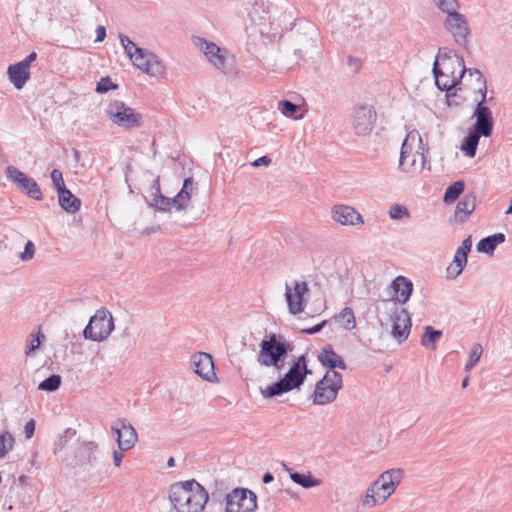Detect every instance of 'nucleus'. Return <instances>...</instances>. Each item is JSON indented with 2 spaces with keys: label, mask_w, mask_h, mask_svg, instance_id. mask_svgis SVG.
Listing matches in <instances>:
<instances>
[{
  "label": "nucleus",
  "mask_w": 512,
  "mask_h": 512,
  "mask_svg": "<svg viewBox=\"0 0 512 512\" xmlns=\"http://www.w3.org/2000/svg\"><path fill=\"white\" fill-rule=\"evenodd\" d=\"M383 503L380 493H377L371 485L366 489L365 494L361 498V504L363 507L373 508L376 505Z\"/></svg>",
  "instance_id": "37"
},
{
  "label": "nucleus",
  "mask_w": 512,
  "mask_h": 512,
  "mask_svg": "<svg viewBox=\"0 0 512 512\" xmlns=\"http://www.w3.org/2000/svg\"><path fill=\"white\" fill-rule=\"evenodd\" d=\"M469 77H474L477 83L475 93L480 94L481 98H474L476 107L473 113L475 124L473 130L483 134L484 137L492 135L494 119L491 109L486 105L487 83L483 74L478 69H470Z\"/></svg>",
  "instance_id": "3"
},
{
  "label": "nucleus",
  "mask_w": 512,
  "mask_h": 512,
  "mask_svg": "<svg viewBox=\"0 0 512 512\" xmlns=\"http://www.w3.org/2000/svg\"><path fill=\"white\" fill-rule=\"evenodd\" d=\"M376 112L371 106H360L355 109L352 127L359 136L369 135L376 121Z\"/></svg>",
  "instance_id": "15"
},
{
  "label": "nucleus",
  "mask_w": 512,
  "mask_h": 512,
  "mask_svg": "<svg viewBox=\"0 0 512 512\" xmlns=\"http://www.w3.org/2000/svg\"><path fill=\"white\" fill-rule=\"evenodd\" d=\"M117 84H114L109 76L101 78L99 82H97L96 92L97 93H106L111 89H116Z\"/></svg>",
  "instance_id": "50"
},
{
  "label": "nucleus",
  "mask_w": 512,
  "mask_h": 512,
  "mask_svg": "<svg viewBox=\"0 0 512 512\" xmlns=\"http://www.w3.org/2000/svg\"><path fill=\"white\" fill-rule=\"evenodd\" d=\"M415 150H426V147L423 144L420 133L417 130H412L406 135L402 143L399 167L405 165V160H408L410 156L415 153Z\"/></svg>",
  "instance_id": "22"
},
{
  "label": "nucleus",
  "mask_w": 512,
  "mask_h": 512,
  "mask_svg": "<svg viewBox=\"0 0 512 512\" xmlns=\"http://www.w3.org/2000/svg\"><path fill=\"white\" fill-rule=\"evenodd\" d=\"M106 113L110 120L120 127L133 128L141 125L142 115L122 101L110 102L106 108Z\"/></svg>",
  "instance_id": "8"
},
{
  "label": "nucleus",
  "mask_w": 512,
  "mask_h": 512,
  "mask_svg": "<svg viewBox=\"0 0 512 512\" xmlns=\"http://www.w3.org/2000/svg\"><path fill=\"white\" fill-rule=\"evenodd\" d=\"M111 430L116 434V441L121 451H127L137 442V433L126 419H117L112 423Z\"/></svg>",
  "instance_id": "16"
},
{
  "label": "nucleus",
  "mask_w": 512,
  "mask_h": 512,
  "mask_svg": "<svg viewBox=\"0 0 512 512\" xmlns=\"http://www.w3.org/2000/svg\"><path fill=\"white\" fill-rule=\"evenodd\" d=\"M441 336L442 332L440 330H435L431 326H426L421 338V345L434 350L436 348V343L439 341Z\"/></svg>",
  "instance_id": "34"
},
{
  "label": "nucleus",
  "mask_w": 512,
  "mask_h": 512,
  "mask_svg": "<svg viewBox=\"0 0 512 512\" xmlns=\"http://www.w3.org/2000/svg\"><path fill=\"white\" fill-rule=\"evenodd\" d=\"M193 190V179L191 177H188L184 180L182 189L179 192H182L183 194H190Z\"/></svg>",
  "instance_id": "57"
},
{
  "label": "nucleus",
  "mask_w": 512,
  "mask_h": 512,
  "mask_svg": "<svg viewBox=\"0 0 512 512\" xmlns=\"http://www.w3.org/2000/svg\"><path fill=\"white\" fill-rule=\"evenodd\" d=\"M123 454L119 451H113V462L116 467H119L122 463Z\"/></svg>",
  "instance_id": "61"
},
{
  "label": "nucleus",
  "mask_w": 512,
  "mask_h": 512,
  "mask_svg": "<svg viewBox=\"0 0 512 512\" xmlns=\"http://www.w3.org/2000/svg\"><path fill=\"white\" fill-rule=\"evenodd\" d=\"M190 199V194H183L182 192H178L176 195V201H174V208L177 211L183 210L188 206Z\"/></svg>",
  "instance_id": "52"
},
{
  "label": "nucleus",
  "mask_w": 512,
  "mask_h": 512,
  "mask_svg": "<svg viewBox=\"0 0 512 512\" xmlns=\"http://www.w3.org/2000/svg\"><path fill=\"white\" fill-rule=\"evenodd\" d=\"M456 57H460V56L457 55L455 51H453L452 49L447 48V47H441L438 50L435 61H437L439 63V60H441L443 62L442 63L443 66H446V65L453 66L454 64H456V62H455Z\"/></svg>",
  "instance_id": "38"
},
{
  "label": "nucleus",
  "mask_w": 512,
  "mask_h": 512,
  "mask_svg": "<svg viewBox=\"0 0 512 512\" xmlns=\"http://www.w3.org/2000/svg\"><path fill=\"white\" fill-rule=\"evenodd\" d=\"M287 471L290 474L291 480L303 488L309 489L312 487L319 486L321 483L320 480L314 478L310 472H308L307 474H303L294 471L293 469H287Z\"/></svg>",
  "instance_id": "32"
},
{
  "label": "nucleus",
  "mask_w": 512,
  "mask_h": 512,
  "mask_svg": "<svg viewBox=\"0 0 512 512\" xmlns=\"http://www.w3.org/2000/svg\"><path fill=\"white\" fill-rule=\"evenodd\" d=\"M506 236L503 233H495L493 235L482 238L476 245V249L480 253L493 255L496 247L505 242Z\"/></svg>",
  "instance_id": "28"
},
{
  "label": "nucleus",
  "mask_w": 512,
  "mask_h": 512,
  "mask_svg": "<svg viewBox=\"0 0 512 512\" xmlns=\"http://www.w3.org/2000/svg\"><path fill=\"white\" fill-rule=\"evenodd\" d=\"M481 136H483V134L477 133V131L472 130L466 137H464L460 148L465 153V155L471 158H473L476 155L477 147Z\"/></svg>",
  "instance_id": "33"
},
{
  "label": "nucleus",
  "mask_w": 512,
  "mask_h": 512,
  "mask_svg": "<svg viewBox=\"0 0 512 512\" xmlns=\"http://www.w3.org/2000/svg\"><path fill=\"white\" fill-rule=\"evenodd\" d=\"M50 177H51V180L53 182L55 189L57 190V193L66 188L65 182L63 179V174L60 170L53 169Z\"/></svg>",
  "instance_id": "48"
},
{
  "label": "nucleus",
  "mask_w": 512,
  "mask_h": 512,
  "mask_svg": "<svg viewBox=\"0 0 512 512\" xmlns=\"http://www.w3.org/2000/svg\"><path fill=\"white\" fill-rule=\"evenodd\" d=\"M76 436V430L73 428H67L63 434L59 437L56 447L62 450L67 445L68 441Z\"/></svg>",
  "instance_id": "49"
},
{
  "label": "nucleus",
  "mask_w": 512,
  "mask_h": 512,
  "mask_svg": "<svg viewBox=\"0 0 512 512\" xmlns=\"http://www.w3.org/2000/svg\"><path fill=\"white\" fill-rule=\"evenodd\" d=\"M131 61L138 69L150 76L159 77L165 73V66L159 57L143 48L142 53H136Z\"/></svg>",
  "instance_id": "13"
},
{
  "label": "nucleus",
  "mask_w": 512,
  "mask_h": 512,
  "mask_svg": "<svg viewBox=\"0 0 512 512\" xmlns=\"http://www.w3.org/2000/svg\"><path fill=\"white\" fill-rule=\"evenodd\" d=\"M332 219L343 226H357L364 223L362 215L352 206L334 205L331 211Z\"/></svg>",
  "instance_id": "18"
},
{
  "label": "nucleus",
  "mask_w": 512,
  "mask_h": 512,
  "mask_svg": "<svg viewBox=\"0 0 512 512\" xmlns=\"http://www.w3.org/2000/svg\"><path fill=\"white\" fill-rule=\"evenodd\" d=\"M8 77L10 82L15 86L17 89H21L24 87L26 82L30 78V71L28 68H26L23 64L20 62L11 64L8 67L7 70Z\"/></svg>",
  "instance_id": "27"
},
{
  "label": "nucleus",
  "mask_w": 512,
  "mask_h": 512,
  "mask_svg": "<svg viewBox=\"0 0 512 512\" xmlns=\"http://www.w3.org/2000/svg\"><path fill=\"white\" fill-rule=\"evenodd\" d=\"M278 109L286 117H293L295 119L302 118V116H295V113L299 110V106L289 100L280 101L278 103Z\"/></svg>",
  "instance_id": "43"
},
{
  "label": "nucleus",
  "mask_w": 512,
  "mask_h": 512,
  "mask_svg": "<svg viewBox=\"0 0 512 512\" xmlns=\"http://www.w3.org/2000/svg\"><path fill=\"white\" fill-rule=\"evenodd\" d=\"M393 325H392V335L399 342H402L407 339L410 328H411V319L408 311L406 309H401L397 311L393 317Z\"/></svg>",
  "instance_id": "23"
},
{
  "label": "nucleus",
  "mask_w": 512,
  "mask_h": 512,
  "mask_svg": "<svg viewBox=\"0 0 512 512\" xmlns=\"http://www.w3.org/2000/svg\"><path fill=\"white\" fill-rule=\"evenodd\" d=\"M476 206V197L474 194H466L463 198L457 203L455 209V220L459 223H464L471 213L474 211Z\"/></svg>",
  "instance_id": "26"
},
{
  "label": "nucleus",
  "mask_w": 512,
  "mask_h": 512,
  "mask_svg": "<svg viewBox=\"0 0 512 512\" xmlns=\"http://www.w3.org/2000/svg\"><path fill=\"white\" fill-rule=\"evenodd\" d=\"M483 353L482 346L479 343L473 344L469 352V359L465 365V371H470L478 363Z\"/></svg>",
  "instance_id": "41"
},
{
  "label": "nucleus",
  "mask_w": 512,
  "mask_h": 512,
  "mask_svg": "<svg viewBox=\"0 0 512 512\" xmlns=\"http://www.w3.org/2000/svg\"><path fill=\"white\" fill-rule=\"evenodd\" d=\"M455 62L459 67V73L456 75L454 71L451 74L444 72L440 67L437 61H434L433 64V75L435 78V84L441 91H446L447 101L450 103V99L452 96H456V93H452V90L456 88L460 83L466 73L469 74V69L465 67L463 57H456Z\"/></svg>",
  "instance_id": "7"
},
{
  "label": "nucleus",
  "mask_w": 512,
  "mask_h": 512,
  "mask_svg": "<svg viewBox=\"0 0 512 512\" xmlns=\"http://www.w3.org/2000/svg\"><path fill=\"white\" fill-rule=\"evenodd\" d=\"M301 366H304V355H301L277 382L261 390L265 398H273L293 389H298L304 383V376L300 374Z\"/></svg>",
  "instance_id": "4"
},
{
  "label": "nucleus",
  "mask_w": 512,
  "mask_h": 512,
  "mask_svg": "<svg viewBox=\"0 0 512 512\" xmlns=\"http://www.w3.org/2000/svg\"><path fill=\"white\" fill-rule=\"evenodd\" d=\"M294 350V344L284 335L270 333L260 343L257 362L263 367H274L281 370L285 359Z\"/></svg>",
  "instance_id": "2"
},
{
  "label": "nucleus",
  "mask_w": 512,
  "mask_h": 512,
  "mask_svg": "<svg viewBox=\"0 0 512 512\" xmlns=\"http://www.w3.org/2000/svg\"><path fill=\"white\" fill-rule=\"evenodd\" d=\"M106 37V29L104 26H98L96 28V39L95 41L96 42H101L105 39Z\"/></svg>",
  "instance_id": "60"
},
{
  "label": "nucleus",
  "mask_w": 512,
  "mask_h": 512,
  "mask_svg": "<svg viewBox=\"0 0 512 512\" xmlns=\"http://www.w3.org/2000/svg\"><path fill=\"white\" fill-rule=\"evenodd\" d=\"M444 26L457 45L467 48L470 29L467 19L463 14L459 12L448 13Z\"/></svg>",
  "instance_id": "12"
},
{
  "label": "nucleus",
  "mask_w": 512,
  "mask_h": 512,
  "mask_svg": "<svg viewBox=\"0 0 512 512\" xmlns=\"http://www.w3.org/2000/svg\"><path fill=\"white\" fill-rule=\"evenodd\" d=\"M61 385V376L57 374H52L49 377H47L45 380H43L38 388L42 391L47 392H54L56 391Z\"/></svg>",
  "instance_id": "40"
},
{
  "label": "nucleus",
  "mask_w": 512,
  "mask_h": 512,
  "mask_svg": "<svg viewBox=\"0 0 512 512\" xmlns=\"http://www.w3.org/2000/svg\"><path fill=\"white\" fill-rule=\"evenodd\" d=\"M40 338H44V335L41 333V329L39 328L37 336H34L33 334L29 336L28 344L25 351L26 355H30L39 347L41 343Z\"/></svg>",
  "instance_id": "47"
},
{
  "label": "nucleus",
  "mask_w": 512,
  "mask_h": 512,
  "mask_svg": "<svg viewBox=\"0 0 512 512\" xmlns=\"http://www.w3.org/2000/svg\"><path fill=\"white\" fill-rule=\"evenodd\" d=\"M34 254H35L34 243L31 240H29V241L26 242L25 247H24V251L20 254V258L23 261H28V260H31L34 257Z\"/></svg>",
  "instance_id": "53"
},
{
  "label": "nucleus",
  "mask_w": 512,
  "mask_h": 512,
  "mask_svg": "<svg viewBox=\"0 0 512 512\" xmlns=\"http://www.w3.org/2000/svg\"><path fill=\"white\" fill-rule=\"evenodd\" d=\"M294 16H295V11L293 9H287L282 14L283 21L293 19Z\"/></svg>",
  "instance_id": "62"
},
{
  "label": "nucleus",
  "mask_w": 512,
  "mask_h": 512,
  "mask_svg": "<svg viewBox=\"0 0 512 512\" xmlns=\"http://www.w3.org/2000/svg\"><path fill=\"white\" fill-rule=\"evenodd\" d=\"M317 359L323 367L329 369L328 371H335V368H339L341 370L347 369L345 361L334 351L331 344H327L322 347Z\"/></svg>",
  "instance_id": "24"
},
{
  "label": "nucleus",
  "mask_w": 512,
  "mask_h": 512,
  "mask_svg": "<svg viewBox=\"0 0 512 512\" xmlns=\"http://www.w3.org/2000/svg\"><path fill=\"white\" fill-rule=\"evenodd\" d=\"M426 150H415L408 160H405V165L403 167H399L404 172H411L413 170L419 169L422 170L426 164Z\"/></svg>",
  "instance_id": "31"
},
{
  "label": "nucleus",
  "mask_w": 512,
  "mask_h": 512,
  "mask_svg": "<svg viewBox=\"0 0 512 512\" xmlns=\"http://www.w3.org/2000/svg\"><path fill=\"white\" fill-rule=\"evenodd\" d=\"M194 372L203 379L211 382L216 378L212 356L205 352H198L192 357Z\"/></svg>",
  "instance_id": "20"
},
{
  "label": "nucleus",
  "mask_w": 512,
  "mask_h": 512,
  "mask_svg": "<svg viewBox=\"0 0 512 512\" xmlns=\"http://www.w3.org/2000/svg\"><path fill=\"white\" fill-rule=\"evenodd\" d=\"M391 288L396 295V300L405 304L413 292V283L404 276H397L392 281Z\"/></svg>",
  "instance_id": "25"
},
{
  "label": "nucleus",
  "mask_w": 512,
  "mask_h": 512,
  "mask_svg": "<svg viewBox=\"0 0 512 512\" xmlns=\"http://www.w3.org/2000/svg\"><path fill=\"white\" fill-rule=\"evenodd\" d=\"M98 445L93 441L84 442L79 451V463L82 467H91L96 461Z\"/></svg>",
  "instance_id": "30"
},
{
  "label": "nucleus",
  "mask_w": 512,
  "mask_h": 512,
  "mask_svg": "<svg viewBox=\"0 0 512 512\" xmlns=\"http://www.w3.org/2000/svg\"><path fill=\"white\" fill-rule=\"evenodd\" d=\"M471 247H472V240H471V236H469L462 241L461 245L456 250L454 259H453L452 263L449 265V267L447 268V272L449 275L452 276V278H456L457 276H459L462 273L464 267L467 264V257H468L469 252L471 251Z\"/></svg>",
  "instance_id": "21"
},
{
  "label": "nucleus",
  "mask_w": 512,
  "mask_h": 512,
  "mask_svg": "<svg viewBox=\"0 0 512 512\" xmlns=\"http://www.w3.org/2000/svg\"><path fill=\"white\" fill-rule=\"evenodd\" d=\"M199 46L206 58L215 68L225 71L226 70V51L222 50L213 42H208L205 39L199 38Z\"/></svg>",
  "instance_id": "19"
},
{
  "label": "nucleus",
  "mask_w": 512,
  "mask_h": 512,
  "mask_svg": "<svg viewBox=\"0 0 512 512\" xmlns=\"http://www.w3.org/2000/svg\"><path fill=\"white\" fill-rule=\"evenodd\" d=\"M5 174L21 192L35 200H42L43 195L41 189L33 178L28 177L24 172L14 166L6 167Z\"/></svg>",
  "instance_id": "11"
},
{
  "label": "nucleus",
  "mask_w": 512,
  "mask_h": 512,
  "mask_svg": "<svg viewBox=\"0 0 512 512\" xmlns=\"http://www.w3.org/2000/svg\"><path fill=\"white\" fill-rule=\"evenodd\" d=\"M433 3L444 13H456L458 9L457 0H432Z\"/></svg>",
  "instance_id": "44"
},
{
  "label": "nucleus",
  "mask_w": 512,
  "mask_h": 512,
  "mask_svg": "<svg viewBox=\"0 0 512 512\" xmlns=\"http://www.w3.org/2000/svg\"><path fill=\"white\" fill-rule=\"evenodd\" d=\"M326 323H327V321L324 320L321 323H319V324H317V325H315V326H313L311 328L303 329L302 333L308 334V335L316 334V333L320 332L323 329V327L326 325Z\"/></svg>",
  "instance_id": "56"
},
{
  "label": "nucleus",
  "mask_w": 512,
  "mask_h": 512,
  "mask_svg": "<svg viewBox=\"0 0 512 512\" xmlns=\"http://www.w3.org/2000/svg\"><path fill=\"white\" fill-rule=\"evenodd\" d=\"M343 387V377L337 371H327L316 383L313 392V403L315 405H326L332 403Z\"/></svg>",
  "instance_id": "5"
},
{
  "label": "nucleus",
  "mask_w": 512,
  "mask_h": 512,
  "mask_svg": "<svg viewBox=\"0 0 512 512\" xmlns=\"http://www.w3.org/2000/svg\"><path fill=\"white\" fill-rule=\"evenodd\" d=\"M464 187V181H455L446 188L443 201L447 204L454 202L463 193Z\"/></svg>",
  "instance_id": "35"
},
{
  "label": "nucleus",
  "mask_w": 512,
  "mask_h": 512,
  "mask_svg": "<svg viewBox=\"0 0 512 512\" xmlns=\"http://www.w3.org/2000/svg\"><path fill=\"white\" fill-rule=\"evenodd\" d=\"M300 26L305 31V34L309 36L308 45L314 47L317 40V30L314 25L308 21L300 20Z\"/></svg>",
  "instance_id": "46"
},
{
  "label": "nucleus",
  "mask_w": 512,
  "mask_h": 512,
  "mask_svg": "<svg viewBox=\"0 0 512 512\" xmlns=\"http://www.w3.org/2000/svg\"><path fill=\"white\" fill-rule=\"evenodd\" d=\"M37 58V54L35 52H31L24 60L20 61L26 68H30L32 62H34Z\"/></svg>",
  "instance_id": "59"
},
{
  "label": "nucleus",
  "mask_w": 512,
  "mask_h": 512,
  "mask_svg": "<svg viewBox=\"0 0 512 512\" xmlns=\"http://www.w3.org/2000/svg\"><path fill=\"white\" fill-rule=\"evenodd\" d=\"M169 500L177 512H201L209 500L208 492L196 480L170 486Z\"/></svg>",
  "instance_id": "1"
},
{
  "label": "nucleus",
  "mask_w": 512,
  "mask_h": 512,
  "mask_svg": "<svg viewBox=\"0 0 512 512\" xmlns=\"http://www.w3.org/2000/svg\"><path fill=\"white\" fill-rule=\"evenodd\" d=\"M119 39L125 53L130 58V60L134 57V55H136V53H142V48L138 47L134 42H132L127 35L119 34Z\"/></svg>",
  "instance_id": "42"
},
{
  "label": "nucleus",
  "mask_w": 512,
  "mask_h": 512,
  "mask_svg": "<svg viewBox=\"0 0 512 512\" xmlns=\"http://www.w3.org/2000/svg\"><path fill=\"white\" fill-rule=\"evenodd\" d=\"M347 64L355 73L358 72L362 66L360 59L353 56L348 57Z\"/></svg>",
  "instance_id": "55"
},
{
  "label": "nucleus",
  "mask_w": 512,
  "mask_h": 512,
  "mask_svg": "<svg viewBox=\"0 0 512 512\" xmlns=\"http://www.w3.org/2000/svg\"><path fill=\"white\" fill-rule=\"evenodd\" d=\"M389 216L393 220H401L403 218H408L410 216V212L406 206L395 204L390 207Z\"/></svg>",
  "instance_id": "45"
},
{
  "label": "nucleus",
  "mask_w": 512,
  "mask_h": 512,
  "mask_svg": "<svg viewBox=\"0 0 512 512\" xmlns=\"http://www.w3.org/2000/svg\"><path fill=\"white\" fill-rule=\"evenodd\" d=\"M245 11L251 25L258 26L263 33L262 27H266L270 20V5L263 0H253L245 3Z\"/></svg>",
  "instance_id": "17"
},
{
  "label": "nucleus",
  "mask_w": 512,
  "mask_h": 512,
  "mask_svg": "<svg viewBox=\"0 0 512 512\" xmlns=\"http://www.w3.org/2000/svg\"><path fill=\"white\" fill-rule=\"evenodd\" d=\"M274 479L273 475L270 473V472H267L264 474L262 480H263V483L265 484H268L270 482H272Z\"/></svg>",
  "instance_id": "64"
},
{
  "label": "nucleus",
  "mask_w": 512,
  "mask_h": 512,
  "mask_svg": "<svg viewBox=\"0 0 512 512\" xmlns=\"http://www.w3.org/2000/svg\"><path fill=\"white\" fill-rule=\"evenodd\" d=\"M404 471L400 468L389 469L381 473L370 485L380 493L385 502L396 490L403 479Z\"/></svg>",
  "instance_id": "10"
},
{
  "label": "nucleus",
  "mask_w": 512,
  "mask_h": 512,
  "mask_svg": "<svg viewBox=\"0 0 512 512\" xmlns=\"http://www.w3.org/2000/svg\"><path fill=\"white\" fill-rule=\"evenodd\" d=\"M271 163V158L268 156H262L256 159L254 162H252V166L259 167V166H268Z\"/></svg>",
  "instance_id": "58"
},
{
  "label": "nucleus",
  "mask_w": 512,
  "mask_h": 512,
  "mask_svg": "<svg viewBox=\"0 0 512 512\" xmlns=\"http://www.w3.org/2000/svg\"><path fill=\"white\" fill-rule=\"evenodd\" d=\"M157 193L154 198L156 208L161 211L170 210L169 197L162 195L159 187H157Z\"/></svg>",
  "instance_id": "51"
},
{
  "label": "nucleus",
  "mask_w": 512,
  "mask_h": 512,
  "mask_svg": "<svg viewBox=\"0 0 512 512\" xmlns=\"http://www.w3.org/2000/svg\"><path fill=\"white\" fill-rule=\"evenodd\" d=\"M335 319L345 330H352L356 326L354 312L349 307L343 308Z\"/></svg>",
  "instance_id": "36"
},
{
  "label": "nucleus",
  "mask_w": 512,
  "mask_h": 512,
  "mask_svg": "<svg viewBox=\"0 0 512 512\" xmlns=\"http://www.w3.org/2000/svg\"><path fill=\"white\" fill-rule=\"evenodd\" d=\"M227 512H255L257 496L247 488H235L225 497Z\"/></svg>",
  "instance_id": "9"
},
{
  "label": "nucleus",
  "mask_w": 512,
  "mask_h": 512,
  "mask_svg": "<svg viewBox=\"0 0 512 512\" xmlns=\"http://www.w3.org/2000/svg\"><path fill=\"white\" fill-rule=\"evenodd\" d=\"M58 200L61 208L68 213H75L81 207V200L67 188L58 192Z\"/></svg>",
  "instance_id": "29"
},
{
  "label": "nucleus",
  "mask_w": 512,
  "mask_h": 512,
  "mask_svg": "<svg viewBox=\"0 0 512 512\" xmlns=\"http://www.w3.org/2000/svg\"><path fill=\"white\" fill-rule=\"evenodd\" d=\"M113 329L114 322L111 313L105 308H100L90 318L83 330V336L87 340L101 342L108 338Z\"/></svg>",
  "instance_id": "6"
},
{
  "label": "nucleus",
  "mask_w": 512,
  "mask_h": 512,
  "mask_svg": "<svg viewBox=\"0 0 512 512\" xmlns=\"http://www.w3.org/2000/svg\"><path fill=\"white\" fill-rule=\"evenodd\" d=\"M311 370L307 367L306 356L304 355V366H301L300 374L304 376V380L306 379L308 374H311Z\"/></svg>",
  "instance_id": "63"
},
{
  "label": "nucleus",
  "mask_w": 512,
  "mask_h": 512,
  "mask_svg": "<svg viewBox=\"0 0 512 512\" xmlns=\"http://www.w3.org/2000/svg\"><path fill=\"white\" fill-rule=\"evenodd\" d=\"M35 425H36V423H35L34 419L29 420L25 424L24 433H25V438L26 439H30V438L33 437L34 432H35Z\"/></svg>",
  "instance_id": "54"
},
{
  "label": "nucleus",
  "mask_w": 512,
  "mask_h": 512,
  "mask_svg": "<svg viewBox=\"0 0 512 512\" xmlns=\"http://www.w3.org/2000/svg\"><path fill=\"white\" fill-rule=\"evenodd\" d=\"M309 291L308 284L298 281H293L292 285L286 283L285 285V298L288 310L291 314L297 315L304 311L303 297Z\"/></svg>",
  "instance_id": "14"
},
{
  "label": "nucleus",
  "mask_w": 512,
  "mask_h": 512,
  "mask_svg": "<svg viewBox=\"0 0 512 512\" xmlns=\"http://www.w3.org/2000/svg\"><path fill=\"white\" fill-rule=\"evenodd\" d=\"M14 443L15 439L10 432L3 431L0 433V459L4 458L13 448Z\"/></svg>",
  "instance_id": "39"
}]
</instances>
